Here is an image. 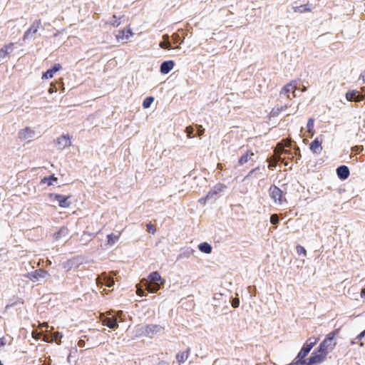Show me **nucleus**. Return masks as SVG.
I'll return each instance as SVG.
<instances>
[{"mask_svg": "<svg viewBox=\"0 0 365 365\" xmlns=\"http://www.w3.org/2000/svg\"><path fill=\"white\" fill-rule=\"evenodd\" d=\"M164 282L165 280L158 272H153L148 275V279H143L140 283L146 291L155 293L160 289Z\"/></svg>", "mask_w": 365, "mask_h": 365, "instance_id": "1", "label": "nucleus"}, {"mask_svg": "<svg viewBox=\"0 0 365 365\" xmlns=\"http://www.w3.org/2000/svg\"><path fill=\"white\" fill-rule=\"evenodd\" d=\"M339 332V329H336L331 332H329L326 338L320 343L319 345V348L328 354L331 351H332L336 345V341L334 340L335 336H336Z\"/></svg>", "mask_w": 365, "mask_h": 365, "instance_id": "2", "label": "nucleus"}, {"mask_svg": "<svg viewBox=\"0 0 365 365\" xmlns=\"http://www.w3.org/2000/svg\"><path fill=\"white\" fill-rule=\"evenodd\" d=\"M269 192L271 198L274 200L275 204L282 205L284 202H287L285 197L286 193L277 186L274 185H271L269 189Z\"/></svg>", "mask_w": 365, "mask_h": 365, "instance_id": "3", "label": "nucleus"}, {"mask_svg": "<svg viewBox=\"0 0 365 365\" xmlns=\"http://www.w3.org/2000/svg\"><path fill=\"white\" fill-rule=\"evenodd\" d=\"M327 354L326 351L320 349L319 347L316 349L311 356L308 359L307 365L319 364L324 361L327 359Z\"/></svg>", "mask_w": 365, "mask_h": 365, "instance_id": "4", "label": "nucleus"}, {"mask_svg": "<svg viewBox=\"0 0 365 365\" xmlns=\"http://www.w3.org/2000/svg\"><path fill=\"white\" fill-rule=\"evenodd\" d=\"M297 89V83L296 81H292L286 84L280 91L279 95H284L289 100L296 97L295 91Z\"/></svg>", "mask_w": 365, "mask_h": 365, "instance_id": "5", "label": "nucleus"}, {"mask_svg": "<svg viewBox=\"0 0 365 365\" xmlns=\"http://www.w3.org/2000/svg\"><path fill=\"white\" fill-rule=\"evenodd\" d=\"M317 341L318 339H308L297 356H298L299 359H304V358L308 355L311 349L317 343Z\"/></svg>", "mask_w": 365, "mask_h": 365, "instance_id": "6", "label": "nucleus"}, {"mask_svg": "<svg viewBox=\"0 0 365 365\" xmlns=\"http://www.w3.org/2000/svg\"><path fill=\"white\" fill-rule=\"evenodd\" d=\"M40 27H41V19L35 20L32 23L31 26L29 28V29L25 31V33L23 36V40L26 41V40L34 36L37 34Z\"/></svg>", "mask_w": 365, "mask_h": 365, "instance_id": "7", "label": "nucleus"}, {"mask_svg": "<svg viewBox=\"0 0 365 365\" xmlns=\"http://www.w3.org/2000/svg\"><path fill=\"white\" fill-rule=\"evenodd\" d=\"M133 36V33L130 29V25L127 26L126 29L118 31L115 35V38L118 41H125L129 39L130 37Z\"/></svg>", "mask_w": 365, "mask_h": 365, "instance_id": "8", "label": "nucleus"}, {"mask_svg": "<svg viewBox=\"0 0 365 365\" xmlns=\"http://www.w3.org/2000/svg\"><path fill=\"white\" fill-rule=\"evenodd\" d=\"M164 328L158 324H148L145 327V334L149 337L160 333Z\"/></svg>", "mask_w": 365, "mask_h": 365, "instance_id": "9", "label": "nucleus"}, {"mask_svg": "<svg viewBox=\"0 0 365 365\" xmlns=\"http://www.w3.org/2000/svg\"><path fill=\"white\" fill-rule=\"evenodd\" d=\"M48 274V273L47 271L42 269H38L28 273L26 277L32 282H36L40 278L46 277Z\"/></svg>", "mask_w": 365, "mask_h": 365, "instance_id": "10", "label": "nucleus"}, {"mask_svg": "<svg viewBox=\"0 0 365 365\" xmlns=\"http://www.w3.org/2000/svg\"><path fill=\"white\" fill-rule=\"evenodd\" d=\"M51 196L53 197L54 199L58 202V205L61 207L66 208L71 205L68 200L70 196H64L60 194H51Z\"/></svg>", "mask_w": 365, "mask_h": 365, "instance_id": "11", "label": "nucleus"}, {"mask_svg": "<svg viewBox=\"0 0 365 365\" xmlns=\"http://www.w3.org/2000/svg\"><path fill=\"white\" fill-rule=\"evenodd\" d=\"M365 96L359 94L356 91H349L346 93V98L349 101L361 102L364 100Z\"/></svg>", "mask_w": 365, "mask_h": 365, "instance_id": "12", "label": "nucleus"}, {"mask_svg": "<svg viewBox=\"0 0 365 365\" xmlns=\"http://www.w3.org/2000/svg\"><path fill=\"white\" fill-rule=\"evenodd\" d=\"M322 143V140H319L318 138H317L310 143L309 148L311 151L317 154L320 153L323 149Z\"/></svg>", "mask_w": 365, "mask_h": 365, "instance_id": "13", "label": "nucleus"}, {"mask_svg": "<svg viewBox=\"0 0 365 365\" xmlns=\"http://www.w3.org/2000/svg\"><path fill=\"white\" fill-rule=\"evenodd\" d=\"M61 66L59 63L55 64L52 68L47 70L45 73L42 75V79H48L51 78L53 76V74L60 71L61 69Z\"/></svg>", "mask_w": 365, "mask_h": 365, "instance_id": "14", "label": "nucleus"}, {"mask_svg": "<svg viewBox=\"0 0 365 365\" xmlns=\"http://www.w3.org/2000/svg\"><path fill=\"white\" fill-rule=\"evenodd\" d=\"M336 173L338 177L341 180H346L349 176V170L346 165H341L336 169Z\"/></svg>", "mask_w": 365, "mask_h": 365, "instance_id": "15", "label": "nucleus"}, {"mask_svg": "<svg viewBox=\"0 0 365 365\" xmlns=\"http://www.w3.org/2000/svg\"><path fill=\"white\" fill-rule=\"evenodd\" d=\"M174 66L175 63L173 61H164L160 65V72L163 74H167L173 68Z\"/></svg>", "mask_w": 365, "mask_h": 365, "instance_id": "16", "label": "nucleus"}, {"mask_svg": "<svg viewBox=\"0 0 365 365\" xmlns=\"http://www.w3.org/2000/svg\"><path fill=\"white\" fill-rule=\"evenodd\" d=\"M14 47V43H9L0 48V61L4 59L10 52L12 51Z\"/></svg>", "mask_w": 365, "mask_h": 365, "instance_id": "17", "label": "nucleus"}, {"mask_svg": "<svg viewBox=\"0 0 365 365\" xmlns=\"http://www.w3.org/2000/svg\"><path fill=\"white\" fill-rule=\"evenodd\" d=\"M190 349H187V350L180 351L176 354V360L180 365L185 363L187 360L190 356Z\"/></svg>", "mask_w": 365, "mask_h": 365, "instance_id": "18", "label": "nucleus"}, {"mask_svg": "<svg viewBox=\"0 0 365 365\" xmlns=\"http://www.w3.org/2000/svg\"><path fill=\"white\" fill-rule=\"evenodd\" d=\"M34 134V130H32L30 128L26 127L19 132V138L22 140H26L31 138Z\"/></svg>", "mask_w": 365, "mask_h": 365, "instance_id": "19", "label": "nucleus"}, {"mask_svg": "<svg viewBox=\"0 0 365 365\" xmlns=\"http://www.w3.org/2000/svg\"><path fill=\"white\" fill-rule=\"evenodd\" d=\"M254 155H255V154H254L253 151L252 150H247L245 154H244L239 158L238 163L240 165H242L245 164L246 163H247L248 160H252V158Z\"/></svg>", "mask_w": 365, "mask_h": 365, "instance_id": "20", "label": "nucleus"}, {"mask_svg": "<svg viewBox=\"0 0 365 365\" xmlns=\"http://www.w3.org/2000/svg\"><path fill=\"white\" fill-rule=\"evenodd\" d=\"M57 143L62 148L69 147L71 145V138L68 135H61L58 138Z\"/></svg>", "mask_w": 365, "mask_h": 365, "instance_id": "21", "label": "nucleus"}, {"mask_svg": "<svg viewBox=\"0 0 365 365\" xmlns=\"http://www.w3.org/2000/svg\"><path fill=\"white\" fill-rule=\"evenodd\" d=\"M293 10L296 13H306V12H310L312 11V8L309 6V4H304L301 5L299 6H294Z\"/></svg>", "mask_w": 365, "mask_h": 365, "instance_id": "22", "label": "nucleus"}, {"mask_svg": "<svg viewBox=\"0 0 365 365\" xmlns=\"http://www.w3.org/2000/svg\"><path fill=\"white\" fill-rule=\"evenodd\" d=\"M103 324L110 329H115L118 327L117 319L115 317L106 318Z\"/></svg>", "mask_w": 365, "mask_h": 365, "instance_id": "23", "label": "nucleus"}, {"mask_svg": "<svg viewBox=\"0 0 365 365\" xmlns=\"http://www.w3.org/2000/svg\"><path fill=\"white\" fill-rule=\"evenodd\" d=\"M68 235V229L66 227H62L56 233L54 234V238L58 240L61 237H65Z\"/></svg>", "mask_w": 365, "mask_h": 365, "instance_id": "24", "label": "nucleus"}, {"mask_svg": "<svg viewBox=\"0 0 365 365\" xmlns=\"http://www.w3.org/2000/svg\"><path fill=\"white\" fill-rule=\"evenodd\" d=\"M198 249L202 252H204V253H206V254H210L212 252V247H211V245L210 244L207 243V242L200 243L198 245Z\"/></svg>", "mask_w": 365, "mask_h": 365, "instance_id": "25", "label": "nucleus"}, {"mask_svg": "<svg viewBox=\"0 0 365 365\" xmlns=\"http://www.w3.org/2000/svg\"><path fill=\"white\" fill-rule=\"evenodd\" d=\"M164 41L160 43V46L162 48L165 49H170L171 48V44L170 42L168 41V36L165 35L163 36Z\"/></svg>", "mask_w": 365, "mask_h": 365, "instance_id": "26", "label": "nucleus"}, {"mask_svg": "<svg viewBox=\"0 0 365 365\" xmlns=\"http://www.w3.org/2000/svg\"><path fill=\"white\" fill-rule=\"evenodd\" d=\"M119 236H120L119 235H114L113 233L109 234L107 236L108 244L112 245L114 243H115L118 240Z\"/></svg>", "mask_w": 365, "mask_h": 365, "instance_id": "27", "label": "nucleus"}, {"mask_svg": "<svg viewBox=\"0 0 365 365\" xmlns=\"http://www.w3.org/2000/svg\"><path fill=\"white\" fill-rule=\"evenodd\" d=\"M283 153H287L286 150L284 148V145L282 143H277L275 150L274 153L275 155H281Z\"/></svg>", "mask_w": 365, "mask_h": 365, "instance_id": "28", "label": "nucleus"}, {"mask_svg": "<svg viewBox=\"0 0 365 365\" xmlns=\"http://www.w3.org/2000/svg\"><path fill=\"white\" fill-rule=\"evenodd\" d=\"M57 178L53 175H51L49 177H45L41 180L42 183H46L48 185H52V181H56Z\"/></svg>", "mask_w": 365, "mask_h": 365, "instance_id": "29", "label": "nucleus"}, {"mask_svg": "<svg viewBox=\"0 0 365 365\" xmlns=\"http://www.w3.org/2000/svg\"><path fill=\"white\" fill-rule=\"evenodd\" d=\"M289 365H307V361L303 359H299L296 356L294 361Z\"/></svg>", "mask_w": 365, "mask_h": 365, "instance_id": "30", "label": "nucleus"}, {"mask_svg": "<svg viewBox=\"0 0 365 365\" xmlns=\"http://www.w3.org/2000/svg\"><path fill=\"white\" fill-rule=\"evenodd\" d=\"M154 98L152 96L147 97L143 102V106L144 108H148L150 106L151 103L153 102Z\"/></svg>", "mask_w": 365, "mask_h": 365, "instance_id": "31", "label": "nucleus"}, {"mask_svg": "<svg viewBox=\"0 0 365 365\" xmlns=\"http://www.w3.org/2000/svg\"><path fill=\"white\" fill-rule=\"evenodd\" d=\"M314 119L313 118L309 119V120L307 122V130H308L309 133H312V130L314 129Z\"/></svg>", "mask_w": 365, "mask_h": 365, "instance_id": "32", "label": "nucleus"}, {"mask_svg": "<svg viewBox=\"0 0 365 365\" xmlns=\"http://www.w3.org/2000/svg\"><path fill=\"white\" fill-rule=\"evenodd\" d=\"M146 230L150 233L154 234L156 232L155 226L150 222L146 225Z\"/></svg>", "mask_w": 365, "mask_h": 365, "instance_id": "33", "label": "nucleus"}, {"mask_svg": "<svg viewBox=\"0 0 365 365\" xmlns=\"http://www.w3.org/2000/svg\"><path fill=\"white\" fill-rule=\"evenodd\" d=\"M296 250H297V254L299 255H302L304 256H306V255H307L306 250L304 249V247H302L301 245H297L296 247Z\"/></svg>", "mask_w": 365, "mask_h": 365, "instance_id": "34", "label": "nucleus"}, {"mask_svg": "<svg viewBox=\"0 0 365 365\" xmlns=\"http://www.w3.org/2000/svg\"><path fill=\"white\" fill-rule=\"evenodd\" d=\"M279 217L277 214H273L271 215L270 217V222L272 224V225H277L279 223Z\"/></svg>", "mask_w": 365, "mask_h": 365, "instance_id": "35", "label": "nucleus"}, {"mask_svg": "<svg viewBox=\"0 0 365 365\" xmlns=\"http://www.w3.org/2000/svg\"><path fill=\"white\" fill-rule=\"evenodd\" d=\"M104 280H105V285L108 287H110L114 284L113 279L110 277H106L104 278Z\"/></svg>", "mask_w": 365, "mask_h": 365, "instance_id": "36", "label": "nucleus"}, {"mask_svg": "<svg viewBox=\"0 0 365 365\" xmlns=\"http://www.w3.org/2000/svg\"><path fill=\"white\" fill-rule=\"evenodd\" d=\"M288 107H289V106H287V105H284V106H281V107H279H279H277V108H274V109L272 110V112H273V113H279V112H281V111H283V110H286Z\"/></svg>", "mask_w": 365, "mask_h": 365, "instance_id": "37", "label": "nucleus"}, {"mask_svg": "<svg viewBox=\"0 0 365 365\" xmlns=\"http://www.w3.org/2000/svg\"><path fill=\"white\" fill-rule=\"evenodd\" d=\"M193 131H194L193 128H192L191 126L187 127L186 132L187 133V137H189V138L193 137V135H192Z\"/></svg>", "mask_w": 365, "mask_h": 365, "instance_id": "38", "label": "nucleus"}, {"mask_svg": "<svg viewBox=\"0 0 365 365\" xmlns=\"http://www.w3.org/2000/svg\"><path fill=\"white\" fill-rule=\"evenodd\" d=\"M57 91V88L56 86V85L54 83H51V86H50V88L48 89V93H53L54 92H56Z\"/></svg>", "mask_w": 365, "mask_h": 365, "instance_id": "39", "label": "nucleus"}, {"mask_svg": "<svg viewBox=\"0 0 365 365\" xmlns=\"http://www.w3.org/2000/svg\"><path fill=\"white\" fill-rule=\"evenodd\" d=\"M136 293L138 296L142 297L144 296L145 290L141 287H137Z\"/></svg>", "mask_w": 365, "mask_h": 365, "instance_id": "40", "label": "nucleus"}, {"mask_svg": "<svg viewBox=\"0 0 365 365\" xmlns=\"http://www.w3.org/2000/svg\"><path fill=\"white\" fill-rule=\"evenodd\" d=\"M284 143H283V145H284V148H289L291 146V144H292V141L290 139H286L283 141Z\"/></svg>", "mask_w": 365, "mask_h": 365, "instance_id": "41", "label": "nucleus"}, {"mask_svg": "<svg viewBox=\"0 0 365 365\" xmlns=\"http://www.w3.org/2000/svg\"><path fill=\"white\" fill-rule=\"evenodd\" d=\"M204 132H205V129L202 128V125H199L198 126V130H197V133H198V135L199 136H201L204 134Z\"/></svg>", "mask_w": 365, "mask_h": 365, "instance_id": "42", "label": "nucleus"}, {"mask_svg": "<svg viewBox=\"0 0 365 365\" xmlns=\"http://www.w3.org/2000/svg\"><path fill=\"white\" fill-rule=\"evenodd\" d=\"M365 336V329L361 332L356 337V339L361 340L363 337Z\"/></svg>", "mask_w": 365, "mask_h": 365, "instance_id": "43", "label": "nucleus"}, {"mask_svg": "<svg viewBox=\"0 0 365 365\" xmlns=\"http://www.w3.org/2000/svg\"><path fill=\"white\" fill-rule=\"evenodd\" d=\"M277 160H274V156L272 158L271 163H269V167H275L277 165Z\"/></svg>", "mask_w": 365, "mask_h": 365, "instance_id": "44", "label": "nucleus"}, {"mask_svg": "<svg viewBox=\"0 0 365 365\" xmlns=\"http://www.w3.org/2000/svg\"><path fill=\"white\" fill-rule=\"evenodd\" d=\"M276 156H274V160H277V163H278L279 161L280 162H283V159L280 157L281 155H275Z\"/></svg>", "mask_w": 365, "mask_h": 365, "instance_id": "45", "label": "nucleus"}, {"mask_svg": "<svg viewBox=\"0 0 365 365\" xmlns=\"http://www.w3.org/2000/svg\"><path fill=\"white\" fill-rule=\"evenodd\" d=\"M6 344V340L4 337L0 338V348Z\"/></svg>", "mask_w": 365, "mask_h": 365, "instance_id": "46", "label": "nucleus"}, {"mask_svg": "<svg viewBox=\"0 0 365 365\" xmlns=\"http://www.w3.org/2000/svg\"><path fill=\"white\" fill-rule=\"evenodd\" d=\"M258 169H259V168H254V169L251 170L250 171V173H248V175H247V177H250V176H252V175L254 174V173H255L257 170H258Z\"/></svg>", "mask_w": 365, "mask_h": 365, "instance_id": "47", "label": "nucleus"}, {"mask_svg": "<svg viewBox=\"0 0 365 365\" xmlns=\"http://www.w3.org/2000/svg\"><path fill=\"white\" fill-rule=\"evenodd\" d=\"M359 78L362 79L364 83H365V71L361 73Z\"/></svg>", "mask_w": 365, "mask_h": 365, "instance_id": "48", "label": "nucleus"}, {"mask_svg": "<svg viewBox=\"0 0 365 365\" xmlns=\"http://www.w3.org/2000/svg\"><path fill=\"white\" fill-rule=\"evenodd\" d=\"M112 25H113V26L117 27V26H118L120 25V22H119V21H118L117 20H115V21H114L112 23Z\"/></svg>", "mask_w": 365, "mask_h": 365, "instance_id": "49", "label": "nucleus"}, {"mask_svg": "<svg viewBox=\"0 0 365 365\" xmlns=\"http://www.w3.org/2000/svg\"><path fill=\"white\" fill-rule=\"evenodd\" d=\"M361 297L362 298H363V297H365V288L361 289Z\"/></svg>", "mask_w": 365, "mask_h": 365, "instance_id": "50", "label": "nucleus"}, {"mask_svg": "<svg viewBox=\"0 0 365 365\" xmlns=\"http://www.w3.org/2000/svg\"><path fill=\"white\" fill-rule=\"evenodd\" d=\"M238 305H239V301H238V300H237V302H234L232 303V307H238Z\"/></svg>", "mask_w": 365, "mask_h": 365, "instance_id": "51", "label": "nucleus"}, {"mask_svg": "<svg viewBox=\"0 0 365 365\" xmlns=\"http://www.w3.org/2000/svg\"><path fill=\"white\" fill-rule=\"evenodd\" d=\"M41 327H48V324H47L46 322H44V323H43V324L41 325Z\"/></svg>", "mask_w": 365, "mask_h": 365, "instance_id": "52", "label": "nucleus"}, {"mask_svg": "<svg viewBox=\"0 0 365 365\" xmlns=\"http://www.w3.org/2000/svg\"><path fill=\"white\" fill-rule=\"evenodd\" d=\"M217 168L220 170H222V165L221 163L217 164Z\"/></svg>", "mask_w": 365, "mask_h": 365, "instance_id": "53", "label": "nucleus"}, {"mask_svg": "<svg viewBox=\"0 0 365 365\" xmlns=\"http://www.w3.org/2000/svg\"><path fill=\"white\" fill-rule=\"evenodd\" d=\"M173 37L175 40H177V38L179 37V36L178 34H174V35H173Z\"/></svg>", "mask_w": 365, "mask_h": 365, "instance_id": "54", "label": "nucleus"}, {"mask_svg": "<svg viewBox=\"0 0 365 365\" xmlns=\"http://www.w3.org/2000/svg\"><path fill=\"white\" fill-rule=\"evenodd\" d=\"M58 335H59V333H58V332H56V333H54V338H55V339H57V337L58 336Z\"/></svg>", "mask_w": 365, "mask_h": 365, "instance_id": "55", "label": "nucleus"}]
</instances>
